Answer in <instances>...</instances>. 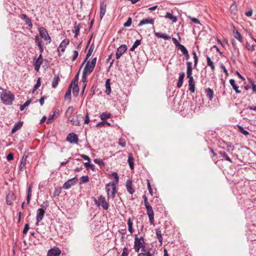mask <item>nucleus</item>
<instances>
[{
  "label": "nucleus",
  "instance_id": "nucleus-42",
  "mask_svg": "<svg viewBox=\"0 0 256 256\" xmlns=\"http://www.w3.org/2000/svg\"><path fill=\"white\" fill-rule=\"evenodd\" d=\"M219 154L224 158V159L230 162H232V160L228 156V155L226 154L224 152H220Z\"/></svg>",
  "mask_w": 256,
  "mask_h": 256
},
{
  "label": "nucleus",
  "instance_id": "nucleus-58",
  "mask_svg": "<svg viewBox=\"0 0 256 256\" xmlns=\"http://www.w3.org/2000/svg\"><path fill=\"white\" fill-rule=\"evenodd\" d=\"M112 176H114V183L117 184L118 182L119 178L116 172H114L112 174Z\"/></svg>",
  "mask_w": 256,
  "mask_h": 256
},
{
  "label": "nucleus",
  "instance_id": "nucleus-41",
  "mask_svg": "<svg viewBox=\"0 0 256 256\" xmlns=\"http://www.w3.org/2000/svg\"><path fill=\"white\" fill-rule=\"evenodd\" d=\"M79 72L80 71L76 74L74 78L72 81L71 84L70 85L71 86H72V84H78Z\"/></svg>",
  "mask_w": 256,
  "mask_h": 256
},
{
  "label": "nucleus",
  "instance_id": "nucleus-26",
  "mask_svg": "<svg viewBox=\"0 0 256 256\" xmlns=\"http://www.w3.org/2000/svg\"><path fill=\"white\" fill-rule=\"evenodd\" d=\"M154 35L159 38H162L165 40H168L170 39V36H168L166 34L161 33V32H155Z\"/></svg>",
  "mask_w": 256,
  "mask_h": 256
},
{
  "label": "nucleus",
  "instance_id": "nucleus-51",
  "mask_svg": "<svg viewBox=\"0 0 256 256\" xmlns=\"http://www.w3.org/2000/svg\"><path fill=\"white\" fill-rule=\"evenodd\" d=\"M40 85H41L40 78H38L37 80L36 84L34 85V87L33 92H34L40 86Z\"/></svg>",
  "mask_w": 256,
  "mask_h": 256
},
{
  "label": "nucleus",
  "instance_id": "nucleus-24",
  "mask_svg": "<svg viewBox=\"0 0 256 256\" xmlns=\"http://www.w3.org/2000/svg\"><path fill=\"white\" fill-rule=\"evenodd\" d=\"M42 61L38 60H37V59H36L34 58V70L36 72H38L39 70H40V66L42 64Z\"/></svg>",
  "mask_w": 256,
  "mask_h": 256
},
{
  "label": "nucleus",
  "instance_id": "nucleus-37",
  "mask_svg": "<svg viewBox=\"0 0 256 256\" xmlns=\"http://www.w3.org/2000/svg\"><path fill=\"white\" fill-rule=\"evenodd\" d=\"M94 46L93 44H92L88 50V52L86 55V58L84 60V62H86L88 58L92 55V52L94 50Z\"/></svg>",
  "mask_w": 256,
  "mask_h": 256
},
{
  "label": "nucleus",
  "instance_id": "nucleus-9",
  "mask_svg": "<svg viewBox=\"0 0 256 256\" xmlns=\"http://www.w3.org/2000/svg\"><path fill=\"white\" fill-rule=\"evenodd\" d=\"M86 64L84 68V69L82 72H84L86 74H90L94 70L95 66H94V65H91V64H90V62L88 61V60H86Z\"/></svg>",
  "mask_w": 256,
  "mask_h": 256
},
{
  "label": "nucleus",
  "instance_id": "nucleus-32",
  "mask_svg": "<svg viewBox=\"0 0 256 256\" xmlns=\"http://www.w3.org/2000/svg\"><path fill=\"white\" fill-rule=\"evenodd\" d=\"M207 64L208 66L210 67V68L212 72L215 70V66L214 62L211 60L210 58L208 56H206Z\"/></svg>",
  "mask_w": 256,
  "mask_h": 256
},
{
  "label": "nucleus",
  "instance_id": "nucleus-40",
  "mask_svg": "<svg viewBox=\"0 0 256 256\" xmlns=\"http://www.w3.org/2000/svg\"><path fill=\"white\" fill-rule=\"evenodd\" d=\"M239 132L244 136H248L250 134L249 132L243 128V127L240 125H237Z\"/></svg>",
  "mask_w": 256,
  "mask_h": 256
},
{
  "label": "nucleus",
  "instance_id": "nucleus-45",
  "mask_svg": "<svg viewBox=\"0 0 256 256\" xmlns=\"http://www.w3.org/2000/svg\"><path fill=\"white\" fill-rule=\"evenodd\" d=\"M72 92L74 96H77L79 92V87L78 84H74V86L72 88Z\"/></svg>",
  "mask_w": 256,
  "mask_h": 256
},
{
  "label": "nucleus",
  "instance_id": "nucleus-31",
  "mask_svg": "<svg viewBox=\"0 0 256 256\" xmlns=\"http://www.w3.org/2000/svg\"><path fill=\"white\" fill-rule=\"evenodd\" d=\"M165 17L170 20L173 22H176L177 21V18L171 13L166 12Z\"/></svg>",
  "mask_w": 256,
  "mask_h": 256
},
{
  "label": "nucleus",
  "instance_id": "nucleus-16",
  "mask_svg": "<svg viewBox=\"0 0 256 256\" xmlns=\"http://www.w3.org/2000/svg\"><path fill=\"white\" fill-rule=\"evenodd\" d=\"M192 63L191 62H188L186 63V76L188 78H192Z\"/></svg>",
  "mask_w": 256,
  "mask_h": 256
},
{
  "label": "nucleus",
  "instance_id": "nucleus-44",
  "mask_svg": "<svg viewBox=\"0 0 256 256\" xmlns=\"http://www.w3.org/2000/svg\"><path fill=\"white\" fill-rule=\"evenodd\" d=\"M90 162H86L84 163V165L85 167L87 168H90L92 170H95V166L93 164H90Z\"/></svg>",
  "mask_w": 256,
  "mask_h": 256
},
{
  "label": "nucleus",
  "instance_id": "nucleus-30",
  "mask_svg": "<svg viewBox=\"0 0 256 256\" xmlns=\"http://www.w3.org/2000/svg\"><path fill=\"white\" fill-rule=\"evenodd\" d=\"M132 220L130 218L128 220V230L130 234H132L134 231L133 228H132Z\"/></svg>",
  "mask_w": 256,
  "mask_h": 256
},
{
  "label": "nucleus",
  "instance_id": "nucleus-28",
  "mask_svg": "<svg viewBox=\"0 0 256 256\" xmlns=\"http://www.w3.org/2000/svg\"><path fill=\"white\" fill-rule=\"evenodd\" d=\"M230 83L236 93L239 94L240 92V91L238 90V86L236 84V82L234 79H230Z\"/></svg>",
  "mask_w": 256,
  "mask_h": 256
},
{
  "label": "nucleus",
  "instance_id": "nucleus-8",
  "mask_svg": "<svg viewBox=\"0 0 256 256\" xmlns=\"http://www.w3.org/2000/svg\"><path fill=\"white\" fill-rule=\"evenodd\" d=\"M77 181L78 179L76 177L69 179L68 180L64 182L62 186V188L65 190L68 189L72 186L74 185V184H75Z\"/></svg>",
  "mask_w": 256,
  "mask_h": 256
},
{
  "label": "nucleus",
  "instance_id": "nucleus-34",
  "mask_svg": "<svg viewBox=\"0 0 256 256\" xmlns=\"http://www.w3.org/2000/svg\"><path fill=\"white\" fill-rule=\"evenodd\" d=\"M128 162L130 166V169L133 170L134 168V158L132 157V155L130 154H128Z\"/></svg>",
  "mask_w": 256,
  "mask_h": 256
},
{
  "label": "nucleus",
  "instance_id": "nucleus-39",
  "mask_svg": "<svg viewBox=\"0 0 256 256\" xmlns=\"http://www.w3.org/2000/svg\"><path fill=\"white\" fill-rule=\"evenodd\" d=\"M20 17L25 22L26 24L30 23V22L31 21V20L25 14H20Z\"/></svg>",
  "mask_w": 256,
  "mask_h": 256
},
{
  "label": "nucleus",
  "instance_id": "nucleus-2",
  "mask_svg": "<svg viewBox=\"0 0 256 256\" xmlns=\"http://www.w3.org/2000/svg\"><path fill=\"white\" fill-rule=\"evenodd\" d=\"M106 190L108 198H114L116 196V183L110 182L106 184Z\"/></svg>",
  "mask_w": 256,
  "mask_h": 256
},
{
  "label": "nucleus",
  "instance_id": "nucleus-17",
  "mask_svg": "<svg viewBox=\"0 0 256 256\" xmlns=\"http://www.w3.org/2000/svg\"><path fill=\"white\" fill-rule=\"evenodd\" d=\"M188 86L190 91L194 93L195 91V82L194 81V78H188Z\"/></svg>",
  "mask_w": 256,
  "mask_h": 256
},
{
  "label": "nucleus",
  "instance_id": "nucleus-7",
  "mask_svg": "<svg viewBox=\"0 0 256 256\" xmlns=\"http://www.w3.org/2000/svg\"><path fill=\"white\" fill-rule=\"evenodd\" d=\"M126 50L127 46L126 44L120 46L116 50V58L118 60Z\"/></svg>",
  "mask_w": 256,
  "mask_h": 256
},
{
  "label": "nucleus",
  "instance_id": "nucleus-43",
  "mask_svg": "<svg viewBox=\"0 0 256 256\" xmlns=\"http://www.w3.org/2000/svg\"><path fill=\"white\" fill-rule=\"evenodd\" d=\"M140 44V40H136L130 48V51H134L136 48Z\"/></svg>",
  "mask_w": 256,
  "mask_h": 256
},
{
  "label": "nucleus",
  "instance_id": "nucleus-46",
  "mask_svg": "<svg viewBox=\"0 0 256 256\" xmlns=\"http://www.w3.org/2000/svg\"><path fill=\"white\" fill-rule=\"evenodd\" d=\"M74 38H76L79 34L80 26V24L74 26Z\"/></svg>",
  "mask_w": 256,
  "mask_h": 256
},
{
  "label": "nucleus",
  "instance_id": "nucleus-27",
  "mask_svg": "<svg viewBox=\"0 0 256 256\" xmlns=\"http://www.w3.org/2000/svg\"><path fill=\"white\" fill-rule=\"evenodd\" d=\"M74 110V108L73 106H68L66 112V113H65V116H66V118H67L68 119L70 118V117L72 115V114H73Z\"/></svg>",
  "mask_w": 256,
  "mask_h": 256
},
{
  "label": "nucleus",
  "instance_id": "nucleus-55",
  "mask_svg": "<svg viewBox=\"0 0 256 256\" xmlns=\"http://www.w3.org/2000/svg\"><path fill=\"white\" fill-rule=\"evenodd\" d=\"M132 20L130 18H128L127 21L124 24V27H128L132 24Z\"/></svg>",
  "mask_w": 256,
  "mask_h": 256
},
{
  "label": "nucleus",
  "instance_id": "nucleus-59",
  "mask_svg": "<svg viewBox=\"0 0 256 256\" xmlns=\"http://www.w3.org/2000/svg\"><path fill=\"white\" fill-rule=\"evenodd\" d=\"M78 52L77 50H74V54L72 58V61H74L78 58Z\"/></svg>",
  "mask_w": 256,
  "mask_h": 256
},
{
  "label": "nucleus",
  "instance_id": "nucleus-13",
  "mask_svg": "<svg viewBox=\"0 0 256 256\" xmlns=\"http://www.w3.org/2000/svg\"><path fill=\"white\" fill-rule=\"evenodd\" d=\"M61 250L58 248H50L48 252V256H60Z\"/></svg>",
  "mask_w": 256,
  "mask_h": 256
},
{
  "label": "nucleus",
  "instance_id": "nucleus-56",
  "mask_svg": "<svg viewBox=\"0 0 256 256\" xmlns=\"http://www.w3.org/2000/svg\"><path fill=\"white\" fill-rule=\"evenodd\" d=\"M118 144L122 147L126 146V141L124 138H120L119 139Z\"/></svg>",
  "mask_w": 256,
  "mask_h": 256
},
{
  "label": "nucleus",
  "instance_id": "nucleus-25",
  "mask_svg": "<svg viewBox=\"0 0 256 256\" xmlns=\"http://www.w3.org/2000/svg\"><path fill=\"white\" fill-rule=\"evenodd\" d=\"M110 80L108 78L106 81L105 86L106 88V93L109 95L111 92Z\"/></svg>",
  "mask_w": 256,
  "mask_h": 256
},
{
  "label": "nucleus",
  "instance_id": "nucleus-61",
  "mask_svg": "<svg viewBox=\"0 0 256 256\" xmlns=\"http://www.w3.org/2000/svg\"><path fill=\"white\" fill-rule=\"evenodd\" d=\"M29 224H26L24 226V228L23 230V234H26L28 232V231L29 230Z\"/></svg>",
  "mask_w": 256,
  "mask_h": 256
},
{
  "label": "nucleus",
  "instance_id": "nucleus-49",
  "mask_svg": "<svg viewBox=\"0 0 256 256\" xmlns=\"http://www.w3.org/2000/svg\"><path fill=\"white\" fill-rule=\"evenodd\" d=\"M31 102V100H28L27 101H26L24 104L20 106V110L22 111L25 108L28 106V105L30 104Z\"/></svg>",
  "mask_w": 256,
  "mask_h": 256
},
{
  "label": "nucleus",
  "instance_id": "nucleus-60",
  "mask_svg": "<svg viewBox=\"0 0 256 256\" xmlns=\"http://www.w3.org/2000/svg\"><path fill=\"white\" fill-rule=\"evenodd\" d=\"M94 162L99 165H104V162L102 160L96 158L94 160Z\"/></svg>",
  "mask_w": 256,
  "mask_h": 256
},
{
  "label": "nucleus",
  "instance_id": "nucleus-35",
  "mask_svg": "<svg viewBox=\"0 0 256 256\" xmlns=\"http://www.w3.org/2000/svg\"><path fill=\"white\" fill-rule=\"evenodd\" d=\"M59 81H60V78H59L58 76H55L53 79V80H52V87L53 88H56L58 86Z\"/></svg>",
  "mask_w": 256,
  "mask_h": 256
},
{
  "label": "nucleus",
  "instance_id": "nucleus-33",
  "mask_svg": "<svg viewBox=\"0 0 256 256\" xmlns=\"http://www.w3.org/2000/svg\"><path fill=\"white\" fill-rule=\"evenodd\" d=\"M71 86H69L68 90H66L65 94H64V98L66 100H71Z\"/></svg>",
  "mask_w": 256,
  "mask_h": 256
},
{
  "label": "nucleus",
  "instance_id": "nucleus-3",
  "mask_svg": "<svg viewBox=\"0 0 256 256\" xmlns=\"http://www.w3.org/2000/svg\"><path fill=\"white\" fill-rule=\"evenodd\" d=\"M134 245L140 247L142 249V252H146V245L143 237L138 238L137 235L135 236Z\"/></svg>",
  "mask_w": 256,
  "mask_h": 256
},
{
  "label": "nucleus",
  "instance_id": "nucleus-63",
  "mask_svg": "<svg viewBox=\"0 0 256 256\" xmlns=\"http://www.w3.org/2000/svg\"><path fill=\"white\" fill-rule=\"evenodd\" d=\"M172 40L173 41V42L174 43L175 46L178 48L181 44H180L179 43V42L178 41V40L174 38H172Z\"/></svg>",
  "mask_w": 256,
  "mask_h": 256
},
{
  "label": "nucleus",
  "instance_id": "nucleus-18",
  "mask_svg": "<svg viewBox=\"0 0 256 256\" xmlns=\"http://www.w3.org/2000/svg\"><path fill=\"white\" fill-rule=\"evenodd\" d=\"M59 114V110L58 109H56L54 110L52 114L50 115L47 120L46 123L48 124H50L54 119H56L57 117V116Z\"/></svg>",
  "mask_w": 256,
  "mask_h": 256
},
{
  "label": "nucleus",
  "instance_id": "nucleus-57",
  "mask_svg": "<svg viewBox=\"0 0 256 256\" xmlns=\"http://www.w3.org/2000/svg\"><path fill=\"white\" fill-rule=\"evenodd\" d=\"M138 256H152V254L149 251L147 252H141L138 254Z\"/></svg>",
  "mask_w": 256,
  "mask_h": 256
},
{
  "label": "nucleus",
  "instance_id": "nucleus-23",
  "mask_svg": "<svg viewBox=\"0 0 256 256\" xmlns=\"http://www.w3.org/2000/svg\"><path fill=\"white\" fill-rule=\"evenodd\" d=\"M233 33L234 34V37L236 39H237L239 42H242V36L234 27V28Z\"/></svg>",
  "mask_w": 256,
  "mask_h": 256
},
{
  "label": "nucleus",
  "instance_id": "nucleus-11",
  "mask_svg": "<svg viewBox=\"0 0 256 256\" xmlns=\"http://www.w3.org/2000/svg\"><path fill=\"white\" fill-rule=\"evenodd\" d=\"M83 118V116L80 114H78L74 116L71 120L70 118L68 119V120L70 121L72 124L76 126H80V118Z\"/></svg>",
  "mask_w": 256,
  "mask_h": 256
},
{
  "label": "nucleus",
  "instance_id": "nucleus-36",
  "mask_svg": "<svg viewBox=\"0 0 256 256\" xmlns=\"http://www.w3.org/2000/svg\"><path fill=\"white\" fill-rule=\"evenodd\" d=\"M156 238L162 244V237L161 230L159 228H156Z\"/></svg>",
  "mask_w": 256,
  "mask_h": 256
},
{
  "label": "nucleus",
  "instance_id": "nucleus-29",
  "mask_svg": "<svg viewBox=\"0 0 256 256\" xmlns=\"http://www.w3.org/2000/svg\"><path fill=\"white\" fill-rule=\"evenodd\" d=\"M22 124H23L22 122H19L16 123L14 125L13 128H12V132L14 133L16 132L18 130L20 129L21 128V127L22 126Z\"/></svg>",
  "mask_w": 256,
  "mask_h": 256
},
{
  "label": "nucleus",
  "instance_id": "nucleus-12",
  "mask_svg": "<svg viewBox=\"0 0 256 256\" xmlns=\"http://www.w3.org/2000/svg\"><path fill=\"white\" fill-rule=\"evenodd\" d=\"M99 200L100 205H101L102 208L104 210H107L109 207V204L106 201L105 197L102 195H100L99 196Z\"/></svg>",
  "mask_w": 256,
  "mask_h": 256
},
{
  "label": "nucleus",
  "instance_id": "nucleus-21",
  "mask_svg": "<svg viewBox=\"0 0 256 256\" xmlns=\"http://www.w3.org/2000/svg\"><path fill=\"white\" fill-rule=\"evenodd\" d=\"M185 76V74L184 72H182L180 74L178 82H177L176 86L178 88L182 87L183 84V80Z\"/></svg>",
  "mask_w": 256,
  "mask_h": 256
},
{
  "label": "nucleus",
  "instance_id": "nucleus-1",
  "mask_svg": "<svg viewBox=\"0 0 256 256\" xmlns=\"http://www.w3.org/2000/svg\"><path fill=\"white\" fill-rule=\"evenodd\" d=\"M0 97L2 102L4 104L8 105L12 104L14 98V96L12 92L7 90H2Z\"/></svg>",
  "mask_w": 256,
  "mask_h": 256
},
{
  "label": "nucleus",
  "instance_id": "nucleus-52",
  "mask_svg": "<svg viewBox=\"0 0 256 256\" xmlns=\"http://www.w3.org/2000/svg\"><path fill=\"white\" fill-rule=\"evenodd\" d=\"M178 48L184 54H186V53L188 52L187 49L185 48V46L182 44L178 47Z\"/></svg>",
  "mask_w": 256,
  "mask_h": 256
},
{
  "label": "nucleus",
  "instance_id": "nucleus-15",
  "mask_svg": "<svg viewBox=\"0 0 256 256\" xmlns=\"http://www.w3.org/2000/svg\"><path fill=\"white\" fill-rule=\"evenodd\" d=\"M126 190L128 191V192L130 194H133L135 190L134 188L132 186V182L130 180H128L126 182Z\"/></svg>",
  "mask_w": 256,
  "mask_h": 256
},
{
  "label": "nucleus",
  "instance_id": "nucleus-50",
  "mask_svg": "<svg viewBox=\"0 0 256 256\" xmlns=\"http://www.w3.org/2000/svg\"><path fill=\"white\" fill-rule=\"evenodd\" d=\"M192 53L194 58V67H196L198 64V57L197 56L196 52L195 51L193 50Z\"/></svg>",
  "mask_w": 256,
  "mask_h": 256
},
{
  "label": "nucleus",
  "instance_id": "nucleus-47",
  "mask_svg": "<svg viewBox=\"0 0 256 256\" xmlns=\"http://www.w3.org/2000/svg\"><path fill=\"white\" fill-rule=\"evenodd\" d=\"M80 180V184L86 183L89 181V178L88 176H82Z\"/></svg>",
  "mask_w": 256,
  "mask_h": 256
},
{
  "label": "nucleus",
  "instance_id": "nucleus-14",
  "mask_svg": "<svg viewBox=\"0 0 256 256\" xmlns=\"http://www.w3.org/2000/svg\"><path fill=\"white\" fill-rule=\"evenodd\" d=\"M69 40L68 39H64L60 44L58 50V52H64L66 46L69 44Z\"/></svg>",
  "mask_w": 256,
  "mask_h": 256
},
{
  "label": "nucleus",
  "instance_id": "nucleus-22",
  "mask_svg": "<svg viewBox=\"0 0 256 256\" xmlns=\"http://www.w3.org/2000/svg\"><path fill=\"white\" fill-rule=\"evenodd\" d=\"M205 92L206 94V96L207 98L210 100H212L214 98V92L212 89L210 88H208L206 89Z\"/></svg>",
  "mask_w": 256,
  "mask_h": 256
},
{
  "label": "nucleus",
  "instance_id": "nucleus-6",
  "mask_svg": "<svg viewBox=\"0 0 256 256\" xmlns=\"http://www.w3.org/2000/svg\"><path fill=\"white\" fill-rule=\"evenodd\" d=\"M147 214L149 218L150 222L151 224H154V213L152 206H149L146 207Z\"/></svg>",
  "mask_w": 256,
  "mask_h": 256
},
{
  "label": "nucleus",
  "instance_id": "nucleus-5",
  "mask_svg": "<svg viewBox=\"0 0 256 256\" xmlns=\"http://www.w3.org/2000/svg\"><path fill=\"white\" fill-rule=\"evenodd\" d=\"M40 34V36L44 38L45 40L48 41V43H50L51 42L50 37L48 34V32L46 28L43 27L40 28L38 29Z\"/></svg>",
  "mask_w": 256,
  "mask_h": 256
},
{
  "label": "nucleus",
  "instance_id": "nucleus-54",
  "mask_svg": "<svg viewBox=\"0 0 256 256\" xmlns=\"http://www.w3.org/2000/svg\"><path fill=\"white\" fill-rule=\"evenodd\" d=\"M129 254V250L128 248L124 247L123 248V251L121 256H128Z\"/></svg>",
  "mask_w": 256,
  "mask_h": 256
},
{
  "label": "nucleus",
  "instance_id": "nucleus-20",
  "mask_svg": "<svg viewBox=\"0 0 256 256\" xmlns=\"http://www.w3.org/2000/svg\"><path fill=\"white\" fill-rule=\"evenodd\" d=\"M106 4L103 2L100 3V19H102L104 17V15L106 14Z\"/></svg>",
  "mask_w": 256,
  "mask_h": 256
},
{
  "label": "nucleus",
  "instance_id": "nucleus-19",
  "mask_svg": "<svg viewBox=\"0 0 256 256\" xmlns=\"http://www.w3.org/2000/svg\"><path fill=\"white\" fill-rule=\"evenodd\" d=\"M154 24V20L150 18L142 19V20L140 21L138 26H140L144 24Z\"/></svg>",
  "mask_w": 256,
  "mask_h": 256
},
{
  "label": "nucleus",
  "instance_id": "nucleus-10",
  "mask_svg": "<svg viewBox=\"0 0 256 256\" xmlns=\"http://www.w3.org/2000/svg\"><path fill=\"white\" fill-rule=\"evenodd\" d=\"M45 213V210L43 208H39L36 211V220L37 226L38 225L39 222L42 220Z\"/></svg>",
  "mask_w": 256,
  "mask_h": 256
},
{
  "label": "nucleus",
  "instance_id": "nucleus-4",
  "mask_svg": "<svg viewBox=\"0 0 256 256\" xmlns=\"http://www.w3.org/2000/svg\"><path fill=\"white\" fill-rule=\"evenodd\" d=\"M66 140L71 144H77L78 142V138L76 134L70 132L68 134Z\"/></svg>",
  "mask_w": 256,
  "mask_h": 256
},
{
  "label": "nucleus",
  "instance_id": "nucleus-62",
  "mask_svg": "<svg viewBox=\"0 0 256 256\" xmlns=\"http://www.w3.org/2000/svg\"><path fill=\"white\" fill-rule=\"evenodd\" d=\"M6 159L8 161H10L14 159V154L12 153H10L8 154L6 156Z\"/></svg>",
  "mask_w": 256,
  "mask_h": 256
},
{
  "label": "nucleus",
  "instance_id": "nucleus-38",
  "mask_svg": "<svg viewBox=\"0 0 256 256\" xmlns=\"http://www.w3.org/2000/svg\"><path fill=\"white\" fill-rule=\"evenodd\" d=\"M111 114L108 112H102L100 115V118L102 120H104L106 119L109 118H110Z\"/></svg>",
  "mask_w": 256,
  "mask_h": 256
},
{
  "label": "nucleus",
  "instance_id": "nucleus-64",
  "mask_svg": "<svg viewBox=\"0 0 256 256\" xmlns=\"http://www.w3.org/2000/svg\"><path fill=\"white\" fill-rule=\"evenodd\" d=\"M143 198H144V204L145 206L146 207V206H150L148 202V198L146 195L143 196Z\"/></svg>",
  "mask_w": 256,
  "mask_h": 256
},
{
  "label": "nucleus",
  "instance_id": "nucleus-53",
  "mask_svg": "<svg viewBox=\"0 0 256 256\" xmlns=\"http://www.w3.org/2000/svg\"><path fill=\"white\" fill-rule=\"evenodd\" d=\"M87 75H88L87 74L82 72V82L84 83V84H86V85L87 82Z\"/></svg>",
  "mask_w": 256,
  "mask_h": 256
},
{
  "label": "nucleus",
  "instance_id": "nucleus-48",
  "mask_svg": "<svg viewBox=\"0 0 256 256\" xmlns=\"http://www.w3.org/2000/svg\"><path fill=\"white\" fill-rule=\"evenodd\" d=\"M26 161L25 160H21V162L20 166V170L23 171L26 168Z\"/></svg>",
  "mask_w": 256,
  "mask_h": 256
}]
</instances>
